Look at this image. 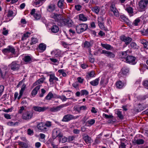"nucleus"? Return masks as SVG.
<instances>
[{"label": "nucleus", "mask_w": 148, "mask_h": 148, "mask_svg": "<svg viewBox=\"0 0 148 148\" xmlns=\"http://www.w3.org/2000/svg\"><path fill=\"white\" fill-rule=\"evenodd\" d=\"M88 25L86 24H81L77 25L76 27V32L80 34L86 31L88 28Z\"/></svg>", "instance_id": "1"}, {"label": "nucleus", "mask_w": 148, "mask_h": 148, "mask_svg": "<svg viewBox=\"0 0 148 148\" xmlns=\"http://www.w3.org/2000/svg\"><path fill=\"white\" fill-rule=\"evenodd\" d=\"M60 26L66 25L69 27H71L73 25V22L69 18H64L61 21Z\"/></svg>", "instance_id": "2"}, {"label": "nucleus", "mask_w": 148, "mask_h": 148, "mask_svg": "<svg viewBox=\"0 0 148 148\" xmlns=\"http://www.w3.org/2000/svg\"><path fill=\"white\" fill-rule=\"evenodd\" d=\"M9 67L13 71L18 70L20 67V64L18 61L12 62L9 65Z\"/></svg>", "instance_id": "3"}, {"label": "nucleus", "mask_w": 148, "mask_h": 148, "mask_svg": "<svg viewBox=\"0 0 148 148\" xmlns=\"http://www.w3.org/2000/svg\"><path fill=\"white\" fill-rule=\"evenodd\" d=\"M79 117V116H74L72 114H68L64 116L62 121L63 122H67L70 121L77 119Z\"/></svg>", "instance_id": "4"}, {"label": "nucleus", "mask_w": 148, "mask_h": 148, "mask_svg": "<svg viewBox=\"0 0 148 148\" xmlns=\"http://www.w3.org/2000/svg\"><path fill=\"white\" fill-rule=\"evenodd\" d=\"M2 51L5 55L9 53L13 54H15V49L14 47L10 46H8L7 48L2 49Z\"/></svg>", "instance_id": "5"}, {"label": "nucleus", "mask_w": 148, "mask_h": 148, "mask_svg": "<svg viewBox=\"0 0 148 148\" xmlns=\"http://www.w3.org/2000/svg\"><path fill=\"white\" fill-rule=\"evenodd\" d=\"M51 18L54 19L56 21L59 22L60 24L58 25H60L61 23V21L62 20V15L60 14H58L56 13H52L50 15Z\"/></svg>", "instance_id": "6"}, {"label": "nucleus", "mask_w": 148, "mask_h": 148, "mask_svg": "<svg viewBox=\"0 0 148 148\" xmlns=\"http://www.w3.org/2000/svg\"><path fill=\"white\" fill-rule=\"evenodd\" d=\"M136 58L133 56H128L125 58V62L132 64H135L136 63Z\"/></svg>", "instance_id": "7"}, {"label": "nucleus", "mask_w": 148, "mask_h": 148, "mask_svg": "<svg viewBox=\"0 0 148 148\" xmlns=\"http://www.w3.org/2000/svg\"><path fill=\"white\" fill-rule=\"evenodd\" d=\"M32 116V112L29 111L24 113L22 115L23 119L26 120H28L31 119Z\"/></svg>", "instance_id": "8"}, {"label": "nucleus", "mask_w": 148, "mask_h": 148, "mask_svg": "<svg viewBox=\"0 0 148 148\" xmlns=\"http://www.w3.org/2000/svg\"><path fill=\"white\" fill-rule=\"evenodd\" d=\"M52 56H54V58H60L62 57L61 52L59 49H55L51 52Z\"/></svg>", "instance_id": "9"}, {"label": "nucleus", "mask_w": 148, "mask_h": 148, "mask_svg": "<svg viewBox=\"0 0 148 148\" xmlns=\"http://www.w3.org/2000/svg\"><path fill=\"white\" fill-rule=\"evenodd\" d=\"M49 79L50 84H53L55 81H58V79L56 77L54 73L49 74Z\"/></svg>", "instance_id": "10"}, {"label": "nucleus", "mask_w": 148, "mask_h": 148, "mask_svg": "<svg viewBox=\"0 0 148 148\" xmlns=\"http://www.w3.org/2000/svg\"><path fill=\"white\" fill-rule=\"evenodd\" d=\"M120 39L121 41L125 42L127 45L129 44L132 40V38H131L124 35L121 36Z\"/></svg>", "instance_id": "11"}, {"label": "nucleus", "mask_w": 148, "mask_h": 148, "mask_svg": "<svg viewBox=\"0 0 148 148\" xmlns=\"http://www.w3.org/2000/svg\"><path fill=\"white\" fill-rule=\"evenodd\" d=\"M67 106L66 104H62L56 107H53L51 108L50 109V110L51 112H56L60 110V109L65 107Z\"/></svg>", "instance_id": "12"}, {"label": "nucleus", "mask_w": 148, "mask_h": 148, "mask_svg": "<svg viewBox=\"0 0 148 148\" xmlns=\"http://www.w3.org/2000/svg\"><path fill=\"white\" fill-rule=\"evenodd\" d=\"M56 5L54 3H50L47 7L46 9L47 12L52 13L56 9Z\"/></svg>", "instance_id": "13"}, {"label": "nucleus", "mask_w": 148, "mask_h": 148, "mask_svg": "<svg viewBox=\"0 0 148 148\" xmlns=\"http://www.w3.org/2000/svg\"><path fill=\"white\" fill-rule=\"evenodd\" d=\"M62 134L60 132L59 130L58 129H55L53 131L52 136L53 138H55L58 137V138Z\"/></svg>", "instance_id": "14"}, {"label": "nucleus", "mask_w": 148, "mask_h": 148, "mask_svg": "<svg viewBox=\"0 0 148 148\" xmlns=\"http://www.w3.org/2000/svg\"><path fill=\"white\" fill-rule=\"evenodd\" d=\"M111 11L114 13V15L116 17H118L119 16V14L117 9L116 8L115 5L111 4L110 8Z\"/></svg>", "instance_id": "15"}, {"label": "nucleus", "mask_w": 148, "mask_h": 148, "mask_svg": "<svg viewBox=\"0 0 148 148\" xmlns=\"http://www.w3.org/2000/svg\"><path fill=\"white\" fill-rule=\"evenodd\" d=\"M32 109L35 111L39 112H44L48 109V107H41L38 106H34Z\"/></svg>", "instance_id": "16"}, {"label": "nucleus", "mask_w": 148, "mask_h": 148, "mask_svg": "<svg viewBox=\"0 0 148 148\" xmlns=\"http://www.w3.org/2000/svg\"><path fill=\"white\" fill-rule=\"evenodd\" d=\"M148 4V0H141L139 3V7L142 9L145 8Z\"/></svg>", "instance_id": "17"}, {"label": "nucleus", "mask_w": 148, "mask_h": 148, "mask_svg": "<svg viewBox=\"0 0 148 148\" xmlns=\"http://www.w3.org/2000/svg\"><path fill=\"white\" fill-rule=\"evenodd\" d=\"M102 52L103 53L105 54L106 56L109 58H113L115 56L114 54L112 52L106 50H103Z\"/></svg>", "instance_id": "18"}, {"label": "nucleus", "mask_w": 148, "mask_h": 148, "mask_svg": "<svg viewBox=\"0 0 148 148\" xmlns=\"http://www.w3.org/2000/svg\"><path fill=\"white\" fill-rule=\"evenodd\" d=\"M46 0H36L33 3L34 6L38 7L41 6Z\"/></svg>", "instance_id": "19"}, {"label": "nucleus", "mask_w": 148, "mask_h": 148, "mask_svg": "<svg viewBox=\"0 0 148 148\" xmlns=\"http://www.w3.org/2000/svg\"><path fill=\"white\" fill-rule=\"evenodd\" d=\"M129 69L126 67H123L122 69L119 74L121 75H125L127 74L129 71Z\"/></svg>", "instance_id": "20"}, {"label": "nucleus", "mask_w": 148, "mask_h": 148, "mask_svg": "<svg viewBox=\"0 0 148 148\" xmlns=\"http://www.w3.org/2000/svg\"><path fill=\"white\" fill-rule=\"evenodd\" d=\"M45 126V123H40L37 125V127L39 130L44 131H46L47 130Z\"/></svg>", "instance_id": "21"}, {"label": "nucleus", "mask_w": 148, "mask_h": 148, "mask_svg": "<svg viewBox=\"0 0 148 148\" xmlns=\"http://www.w3.org/2000/svg\"><path fill=\"white\" fill-rule=\"evenodd\" d=\"M144 141L142 139H134L132 140V143L134 145H140L143 144Z\"/></svg>", "instance_id": "22"}, {"label": "nucleus", "mask_w": 148, "mask_h": 148, "mask_svg": "<svg viewBox=\"0 0 148 148\" xmlns=\"http://www.w3.org/2000/svg\"><path fill=\"white\" fill-rule=\"evenodd\" d=\"M58 138L59 142L62 143L66 142L68 140L67 138L64 136L63 134L60 136Z\"/></svg>", "instance_id": "23"}, {"label": "nucleus", "mask_w": 148, "mask_h": 148, "mask_svg": "<svg viewBox=\"0 0 148 148\" xmlns=\"http://www.w3.org/2000/svg\"><path fill=\"white\" fill-rule=\"evenodd\" d=\"M85 135H82L83 136V139L85 142L86 144H88L91 143V138L88 136V135L84 136Z\"/></svg>", "instance_id": "24"}, {"label": "nucleus", "mask_w": 148, "mask_h": 148, "mask_svg": "<svg viewBox=\"0 0 148 148\" xmlns=\"http://www.w3.org/2000/svg\"><path fill=\"white\" fill-rule=\"evenodd\" d=\"M51 32L54 33H57L59 31V27L56 25L52 26L51 28Z\"/></svg>", "instance_id": "25"}, {"label": "nucleus", "mask_w": 148, "mask_h": 148, "mask_svg": "<svg viewBox=\"0 0 148 148\" xmlns=\"http://www.w3.org/2000/svg\"><path fill=\"white\" fill-rule=\"evenodd\" d=\"M40 85H38L32 91V96L34 97L37 93L38 90L40 88Z\"/></svg>", "instance_id": "26"}, {"label": "nucleus", "mask_w": 148, "mask_h": 148, "mask_svg": "<svg viewBox=\"0 0 148 148\" xmlns=\"http://www.w3.org/2000/svg\"><path fill=\"white\" fill-rule=\"evenodd\" d=\"M49 60L51 62H50L51 64L55 65H57L59 63V61L55 58H51Z\"/></svg>", "instance_id": "27"}, {"label": "nucleus", "mask_w": 148, "mask_h": 148, "mask_svg": "<svg viewBox=\"0 0 148 148\" xmlns=\"http://www.w3.org/2000/svg\"><path fill=\"white\" fill-rule=\"evenodd\" d=\"M124 86V83L120 81L117 82L116 83V87L119 89L123 88Z\"/></svg>", "instance_id": "28"}, {"label": "nucleus", "mask_w": 148, "mask_h": 148, "mask_svg": "<svg viewBox=\"0 0 148 148\" xmlns=\"http://www.w3.org/2000/svg\"><path fill=\"white\" fill-rule=\"evenodd\" d=\"M92 45V43L91 42L86 41L84 43L83 47L84 48H88L90 47Z\"/></svg>", "instance_id": "29"}, {"label": "nucleus", "mask_w": 148, "mask_h": 148, "mask_svg": "<svg viewBox=\"0 0 148 148\" xmlns=\"http://www.w3.org/2000/svg\"><path fill=\"white\" fill-rule=\"evenodd\" d=\"M95 73L94 71H92L88 73L86 75V77L88 79L95 77Z\"/></svg>", "instance_id": "30"}, {"label": "nucleus", "mask_w": 148, "mask_h": 148, "mask_svg": "<svg viewBox=\"0 0 148 148\" xmlns=\"http://www.w3.org/2000/svg\"><path fill=\"white\" fill-rule=\"evenodd\" d=\"M26 85L24 84L23 85L20 91L19 95L18 97V99H19L22 96L23 93L25 89Z\"/></svg>", "instance_id": "31"}, {"label": "nucleus", "mask_w": 148, "mask_h": 148, "mask_svg": "<svg viewBox=\"0 0 148 148\" xmlns=\"http://www.w3.org/2000/svg\"><path fill=\"white\" fill-rule=\"evenodd\" d=\"M99 78H97L90 82V84L92 86H97L99 83Z\"/></svg>", "instance_id": "32"}, {"label": "nucleus", "mask_w": 148, "mask_h": 148, "mask_svg": "<svg viewBox=\"0 0 148 148\" xmlns=\"http://www.w3.org/2000/svg\"><path fill=\"white\" fill-rule=\"evenodd\" d=\"M95 120L94 119H91L88 120L86 123V125L88 127H90L95 123Z\"/></svg>", "instance_id": "33"}, {"label": "nucleus", "mask_w": 148, "mask_h": 148, "mask_svg": "<svg viewBox=\"0 0 148 148\" xmlns=\"http://www.w3.org/2000/svg\"><path fill=\"white\" fill-rule=\"evenodd\" d=\"M38 48L41 51V52H42L45 50L46 46L45 44L41 43L39 45Z\"/></svg>", "instance_id": "34"}, {"label": "nucleus", "mask_w": 148, "mask_h": 148, "mask_svg": "<svg viewBox=\"0 0 148 148\" xmlns=\"http://www.w3.org/2000/svg\"><path fill=\"white\" fill-rule=\"evenodd\" d=\"M64 0H59L58 3V6L61 9H63L64 7Z\"/></svg>", "instance_id": "35"}, {"label": "nucleus", "mask_w": 148, "mask_h": 148, "mask_svg": "<svg viewBox=\"0 0 148 148\" xmlns=\"http://www.w3.org/2000/svg\"><path fill=\"white\" fill-rule=\"evenodd\" d=\"M54 95L51 92H49L45 98V99L47 100H51L52 98H54Z\"/></svg>", "instance_id": "36"}, {"label": "nucleus", "mask_w": 148, "mask_h": 148, "mask_svg": "<svg viewBox=\"0 0 148 148\" xmlns=\"http://www.w3.org/2000/svg\"><path fill=\"white\" fill-rule=\"evenodd\" d=\"M79 19L81 21H85L87 20V18L83 14H80L79 15Z\"/></svg>", "instance_id": "37"}, {"label": "nucleus", "mask_w": 148, "mask_h": 148, "mask_svg": "<svg viewBox=\"0 0 148 148\" xmlns=\"http://www.w3.org/2000/svg\"><path fill=\"white\" fill-rule=\"evenodd\" d=\"M23 60L26 63H30L32 61V57L30 56H25L23 58Z\"/></svg>", "instance_id": "38"}, {"label": "nucleus", "mask_w": 148, "mask_h": 148, "mask_svg": "<svg viewBox=\"0 0 148 148\" xmlns=\"http://www.w3.org/2000/svg\"><path fill=\"white\" fill-rule=\"evenodd\" d=\"M101 45L103 47L108 50L113 49V47L112 46L108 44H101Z\"/></svg>", "instance_id": "39"}, {"label": "nucleus", "mask_w": 148, "mask_h": 148, "mask_svg": "<svg viewBox=\"0 0 148 148\" xmlns=\"http://www.w3.org/2000/svg\"><path fill=\"white\" fill-rule=\"evenodd\" d=\"M100 8L98 6H95L92 8V11L97 14H98Z\"/></svg>", "instance_id": "40"}, {"label": "nucleus", "mask_w": 148, "mask_h": 148, "mask_svg": "<svg viewBox=\"0 0 148 148\" xmlns=\"http://www.w3.org/2000/svg\"><path fill=\"white\" fill-rule=\"evenodd\" d=\"M18 143V145L22 148H27L28 147L27 144L25 143L19 141Z\"/></svg>", "instance_id": "41"}, {"label": "nucleus", "mask_w": 148, "mask_h": 148, "mask_svg": "<svg viewBox=\"0 0 148 148\" xmlns=\"http://www.w3.org/2000/svg\"><path fill=\"white\" fill-rule=\"evenodd\" d=\"M30 35V33L27 32L26 33L24 34L23 35L22 38H21V40H23L26 39L27 38H28Z\"/></svg>", "instance_id": "42"}, {"label": "nucleus", "mask_w": 148, "mask_h": 148, "mask_svg": "<svg viewBox=\"0 0 148 148\" xmlns=\"http://www.w3.org/2000/svg\"><path fill=\"white\" fill-rule=\"evenodd\" d=\"M127 55L126 51L122 52L120 55V57L122 59H124L125 60V58L127 57Z\"/></svg>", "instance_id": "43"}, {"label": "nucleus", "mask_w": 148, "mask_h": 148, "mask_svg": "<svg viewBox=\"0 0 148 148\" xmlns=\"http://www.w3.org/2000/svg\"><path fill=\"white\" fill-rule=\"evenodd\" d=\"M34 15V17L35 19L36 20H39L41 17V15L39 14V12H37Z\"/></svg>", "instance_id": "44"}, {"label": "nucleus", "mask_w": 148, "mask_h": 148, "mask_svg": "<svg viewBox=\"0 0 148 148\" xmlns=\"http://www.w3.org/2000/svg\"><path fill=\"white\" fill-rule=\"evenodd\" d=\"M140 21L139 18H136L133 23V25L135 26H138Z\"/></svg>", "instance_id": "45"}, {"label": "nucleus", "mask_w": 148, "mask_h": 148, "mask_svg": "<svg viewBox=\"0 0 148 148\" xmlns=\"http://www.w3.org/2000/svg\"><path fill=\"white\" fill-rule=\"evenodd\" d=\"M130 45L132 48L134 49H138V46L134 42H132L130 44Z\"/></svg>", "instance_id": "46"}, {"label": "nucleus", "mask_w": 148, "mask_h": 148, "mask_svg": "<svg viewBox=\"0 0 148 148\" xmlns=\"http://www.w3.org/2000/svg\"><path fill=\"white\" fill-rule=\"evenodd\" d=\"M16 15V14L14 15L13 12L11 10H10L8 11L7 16L9 17H14Z\"/></svg>", "instance_id": "47"}, {"label": "nucleus", "mask_w": 148, "mask_h": 148, "mask_svg": "<svg viewBox=\"0 0 148 148\" xmlns=\"http://www.w3.org/2000/svg\"><path fill=\"white\" fill-rule=\"evenodd\" d=\"M38 42V39L36 38L32 37L31 38V45H32L35 44L37 43Z\"/></svg>", "instance_id": "48"}, {"label": "nucleus", "mask_w": 148, "mask_h": 148, "mask_svg": "<svg viewBox=\"0 0 148 148\" xmlns=\"http://www.w3.org/2000/svg\"><path fill=\"white\" fill-rule=\"evenodd\" d=\"M81 96L84 95H88L89 92L86 90H82L81 91Z\"/></svg>", "instance_id": "49"}, {"label": "nucleus", "mask_w": 148, "mask_h": 148, "mask_svg": "<svg viewBox=\"0 0 148 148\" xmlns=\"http://www.w3.org/2000/svg\"><path fill=\"white\" fill-rule=\"evenodd\" d=\"M98 25L100 28L102 29H105V27L104 24L103 23L100 22L99 21H98Z\"/></svg>", "instance_id": "50"}, {"label": "nucleus", "mask_w": 148, "mask_h": 148, "mask_svg": "<svg viewBox=\"0 0 148 148\" xmlns=\"http://www.w3.org/2000/svg\"><path fill=\"white\" fill-rule=\"evenodd\" d=\"M27 134L30 136H32L34 134V131L32 130L30 128L28 129L27 130Z\"/></svg>", "instance_id": "51"}, {"label": "nucleus", "mask_w": 148, "mask_h": 148, "mask_svg": "<svg viewBox=\"0 0 148 148\" xmlns=\"http://www.w3.org/2000/svg\"><path fill=\"white\" fill-rule=\"evenodd\" d=\"M21 104L23 105L25 107L28 105V103L27 101L26 100H23L21 102Z\"/></svg>", "instance_id": "52"}, {"label": "nucleus", "mask_w": 148, "mask_h": 148, "mask_svg": "<svg viewBox=\"0 0 148 148\" xmlns=\"http://www.w3.org/2000/svg\"><path fill=\"white\" fill-rule=\"evenodd\" d=\"M117 114L118 116L121 119L123 118V116L121 112L120 111H118L117 112Z\"/></svg>", "instance_id": "53"}, {"label": "nucleus", "mask_w": 148, "mask_h": 148, "mask_svg": "<svg viewBox=\"0 0 148 148\" xmlns=\"http://www.w3.org/2000/svg\"><path fill=\"white\" fill-rule=\"evenodd\" d=\"M69 34L72 36L75 35V31L71 29H69Z\"/></svg>", "instance_id": "54"}, {"label": "nucleus", "mask_w": 148, "mask_h": 148, "mask_svg": "<svg viewBox=\"0 0 148 148\" xmlns=\"http://www.w3.org/2000/svg\"><path fill=\"white\" fill-rule=\"evenodd\" d=\"M126 10L128 13L132 14L133 13V10L132 8L130 7L126 8Z\"/></svg>", "instance_id": "55"}, {"label": "nucleus", "mask_w": 148, "mask_h": 148, "mask_svg": "<svg viewBox=\"0 0 148 148\" xmlns=\"http://www.w3.org/2000/svg\"><path fill=\"white\" fill-rule=\"evenodd\" d=\"M103 116L106 119H110L113 117V116L112 115H108L105 113H103Z\"/></svg>", "instance_id": "56"}, {"label": "nucleus", "mask_w": 148, "mask_h": 148, "mask_svg": "<svg viewBox=\"0 0 148 148\" xmlns=\"http://www.w3.org/2000/svg\"><path fill=\"white\" fill-rule=\"evenodd\" d=\"M68 141L69 142H71L73 140L75 139V136H69L68 138Z\"/></svg>", "instance_id": "57"}, {"label": "nucleus", "mask_w": 148, "mask_h": 148, "mask_svg": "<svg viewBox=\"0 0 148 148\" xmlns=\"http://www.w3.org/2000/svg\"><path fill=\"white\" fill-rule=\"evenodd\" d=\"M73 109L77 111L79 113L80 112V107H79L78 106H75L73 108Z\"/></svg>", "instance_id": "58"}, {"label": "nucleus", "mask_w": 148, "mask_h": 148, "mask_svg": "<svg viewBox=\"0 0 148 148\" xmlns=\"http://www.w3.org/2000/svg\"><path fill=\"white\" fill-rule=\"evenodd\" d=\"M45 127L47 129V127H49L51 126V122L49 121L47 122L46 123H45Z\"/></svg>", "instance_id": "59"}, {"label": "nucleus", "mask_w": 148, "mask_h": 148, "mask_svg": "<svg viewBox=\"0 0 148 148\" xmlns=\"http://www.w3.org/2000/svg\"><path fill=\"white\" fill-rule=\"evenodd\" d=\"M4 89V86L2 85L0 86V96L2 95Z\"/></svg>", "instance_id": "60"}, {"label": "nucleus", "mask_w": 148, "mask_h": 148, "mask_svg": "<svg viewBox=\"0 0 148 148\" xmlns=\"http://www.w3.org/2000/svg\"><path fill=\"white\" fill-rule=\"evenodd\" d=\"M4 116L5 118L7 119H10L11 118V116L8 114H4Z\"/></svg>", "instance_id": "61"}, {"label": "nucleus", "mask_w": 148, "mask_h": 148, "mask_svg": "<svg viewBox=\"0 0 148 148\" xmlns=\"http://www.w3.org/2000/svg\"><path fill=\"white\" fill-rule=\"evenodd\" d=\"M138 107L139 108V109H138V110L139 111H140L143 110L144 109H145V108H144L140 104H139L138 105Z\"/></svg>", "instance_id": "62"}, {"label": "nucleus", "mask_w": 148, "mask_h": 148, "mask_svg": "<svg viewBox=\"0 0 148 148\" xmlns=\"http://www.w3.org/2000/svg\"><path fill=\"white\" fill-rule=\"evenodd\" d=\"M75 8L76 10L78 11H79L81 10L82 6L80 5H78L75 6Z\"/></svg>", "instance_id": "63"}, {"label": "nucleus", "mask_w": 148, "mask_h": 148, "mask_svg": "<svg viewBox=\"0 0 148 148\" xmlns=\"http://www.w3.org/2000/svg\"><path fill=\"white\" fill-rule=\"evenodd\" d=\"M143 85L145 87H148V80L144 81L143 82Z\"/></svg>", "instance_id": "64"}]
</instances>
